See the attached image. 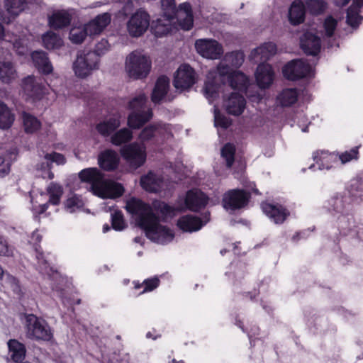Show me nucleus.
Wrapping results in <instances>:
<instances>
[{"instance_id": "09e8293b", "label": "nucleus", "mask_w": 363, "mask_h": 363, "mask_svg": "<svg viewBox=\"0 0 363 363\" xmlns=\"http://www.w3.org/2000/svg\"><path fill=\"white\" fill-rule=\"evenodd\" d=\"M112 228L116 230H123L127 227V224L124 220L123 216L120 211H115L111 214Z\"/></svg>"}, {"instance_id": "7ed1b4c3", "label": "nucleus", "mask_w": 363, "mask_h": 363, "mask_svg": "<svg viewBox=\"0 0 363 363\" xmlns=\"http://www.w3.org/2000/svg\"><path fill=\"white\" fill-rule=\"evenodd\" d=\"M147 97L140 94L130 101L128 108L132 111L128 117V125L133 129H139L152 117V109L145 105Z\"/></svg>"}, {"instance_id": "774afa93", "label": "nucleus", "mask_w": 363, "mask_h": 363, "mask_svg": "<svg viewBox=\"0 0 363 363\" xmlns=\"http://www.w3.org/2000/svg\"><path fill=\"white\" fill-rule=\"evenodd\" d=\"M363 6V0H353V3L351 6H354L357 9H361Z\"/></svg>"}, {"instance_id": "aec40b11", "label": "nucleus", "mask_w": 363, "mask_h": 363, "mask_svg": "<svg viewBox=\"0 0 363 363\" xmlns=\"http://www.w3.org/2000/svg\"><path fill=\"white\" fill-rule=\"evenodd\" d=\"M140 184L147 191L158 192L164 188L165 183L160 176L150 172L141 177Z\"/></svg>"}, {"instance_id": "2f4dec72", "label": "nucleus", "mask_w": 363, "mask_h": 363, "mask_svg": "<svg viewBox=\"0 0 363 363\" xmlns=\"http://www.w3.org/2000/svg\"><path fill=\"white\" fill-rule=\"evenodd\" d=\"M162 19L159 18L157 21L153 22L152 29L154 30V34L157 37H162L168 34L172 29V19L174 17H168Z\"/></svg>"}, {"instance_id": "39448f33", "label": "nucleus", "mask_w": 363, "mask_h": 363, "mask_svg": "<svg viewBox=\"0 0 363 363\" xmlns=\"http://www.w3.org/2000/svg\"><path fill=\"white\" fill-rule=\"evenodd\" d=\"M161 6L164 16H175L182 29L189 30L192 28L194 20L190 4L183 3L176 9L174 0H161Z\"/></svg>"}, {"instance_id": "c756f323", "label": "nucleus", "mask_w": 363, "mask_h": 363, "mask_svg": "<svg viewBox=\"0 0 363 363\" xmlns=\"http://www.w3.org/2000/svg\"><path fill=\"white\" fill-rule=\"evenodd\" d=\"M8 347L11 359L14 362L19 363L25 359L26 350L23 344L13 339L8 342Z\"/></svg>"}, {"instance_id": "0e129e2a", "label": "nucleus", "mask_w": 363, "mask_h": 363, "mask_svg": "<svg viewBox=\"0 0 363 363\" xmlns=\"http://www.w3.org/2000/svg\"><path fill=\"white\" fill-rule=\"evenodd\" d=\"M10 172V163L6 162L5 159L0 157V176L4 177Z\"/></svg>"}, {"instance_id": "680f3d73", "label": "nucleus", "mask_w": 363, "mask_h": 363, "mask_svg": "<svg viewBox=\"0 0 363 363\" xmlns=\"http://www.w3.org/2000/svg\"><path fill=\"white\" fill-rule=\"evenodd\" d=\"M318 152H316L314 156H313V160L315 161H316L317 163H318L319 160H322V163L319 165V169H329L330 167L329 166H325L324 164V162H328L329 160H330V159L333 157V155H330V154H328L326 152H321V156L320 157V158H318Z\"/></svg>"}, {"instance_id": "0eeeda50", "label": "nucleus", "mask_w": 363, "mask_h": 363, "mask_svg": "<svg viewBox=\"0 0 363 363\" xmlns=\"http://www.w3.org/2000/svg\"><path fill=\"white\" fill-rule=\"evenodd\" d=\"M26 328L27 337L32 340L50 341L53 337L52 330L48 324L33 314L26 316Z\"/></svg>"}, {"instance_id": "b1692460", "label": "nucleus", "mask_w": 363, "mask_h": 363, "mask_svg": "<svg viewBox=\"0 0 363 363\" xmlns=\"http://www.w3.org/2000/svg\"><path fill=\"white\" fill-rule=\"evenodd\" d=\"M23 86L24 91L30 96H39L44 93L45 86L41 79L33 76H28L23 79Z\"/></svg>"}, {"instance_id": "4be33fe9", "label": "nucleus", "mask_w": 363, "mask_h": 363, "mask_svg": "<svg viewBox=\"0 0 363 363\" xmlns=\"http://www.w3.org/2000/svg\"><path fill=\"white\" fill-rule=\"evenodd\" d=\"M98 160L101 168L106 171H111L117 168L119 157L116 152L106 150L99 155Z\"/></svg>"}, {"instance_id": "4d7b16f0", "label": "nucleus", "mask_w": 363, "mask_h": 363, "mask_svg": "<svg viewBox=\"0 0 363 363\" xmlns=\"http://www.w3.org/2000/svg\"><path fill=\"white\" fill-rule=\"evenodd\" d=\"M337 26V21L333 17L329 16L325 20L324 28L325 34L328 37H331Z\"/></svg>"}, {"instance_id": "72a5a7b5", "label": "nucleus", "mask_w": 363, "mask_h": 363, "mask_svg": "<svg viewBox=\"0 0 363 363\" xmlns=\"http://www.w3.org/2000/svg\"><path fill=\"white\" fill-rule=\"evenodd\" d=\"M228 82L233 89L242 90L246 89L248 79L243 73L235 71L228 77Z\"/></svg>"}, {"instance_id": "f257e3e1", "label": "nucleus", "mask_w": 363, "mask_h": 363, "mask_svg": "<svg viewBox=\"0 0 363 363\" xmlns=\"http://www.w3.org/2000/svg\"><path fill=\"white\" fill-rule=\"evenodd\" d=\"M125 208L135 216L138 225L145 230L150 240L159 244H166L173 240L172 230L160 222L174 215V207L160 200L153 201L150 206L140 199L132 198L127 201Z\"/></svg>"}, {"instance_id": "603ef678", "label": "nucleus", "mask_w": 363, "mask_h": 363, "mask_svg": "<svg viewBox=\"0 0 363 363\" xmlns=\"http://www.w3.org/2000/svg\"><path fill=\"white\" fill-rule=\"evenodd\" d=\"M214 123L216 127H221L225 129L230 126L231 121L228 118L221 115L217 108H215Z\"/></svg>"}, {"instance_id": "69168bd1", "label": "nucleus", "mask_w": 363, "mask_h": 363, "mask_svg": "<svg viewBox=\"0 0 363 363\" xmlns=\"http://www.w3.org/2000/svg\"><path fill=\"white\" fill-rule=\"evenodd\" d=\"M159 282H160V281L157 278H154L152 279H147V280L145 281V287L143 292L147 291H152V290L155 289V288L157 287Z\"/></svg>"}, {"instance_id": "f704fd0d", "label": "nucleus", "mask_w": 363, "mask_h": 363, "mask_svg": "<svg viewBox=\"0 0 363 363\" xmlns=\"http://www.w3.org/2000/svg\"><path fill=\"white\" fill-rule=\"evenodd\" d=\"M13 121L14 115L6 104L0 101V128H10Z\"/></svg>"}, {"instance_id": "423d86ee", "label": "nucleus", "mask_w": 363, "mask_h": 363, "mask_svg": "<svg viewBox=\"0 0 363 363\" xmlns=\"http://www.w3.org/2000/svg\"><path fill=\"white\" fill-rule=\"evenodd\" d=\"M99 68V57L91 50H79L73 62V70L77 77L85 78Z\"/></svg>"}, {"instance_id": "dca6fc26", "label": "nucleus", "mask_w": 363, "mask_h": 363, "mask_svg": "<svg viewBox=\"0 0 363 363\" xmlns=\"http://www.w3.org/2000/svg\"><path fill=\"white\" fill-rule=\"evenodd\" d=\"M227 112L231 115H240L245 108V99L241 94L233 92L224 101Z\"/></svg>"}, {"instance_id": "412c9836", "label": "nucleus", "mask_w": 363, "mask_h": 363, "mask_svg": "<svg viewBox=\"0 0 363 363\" xmlns=\"http://www.w3.org/2000/svg\"><path fill=\"white\" fill-rule=\"evenodd\" d=\"M262 208L275 223H282L289 215L288 211L281 206L262 203Z\"/></svg>"}, {"instance_id": "5701e85b", "label": "nucleus", "mask_w": 363, "mask_h": 363, "mask_svg": "<svg viewBox=\"0 0 363 363\" xmlns=\"http://www.w3.org/2000/svg\"><path fill=\"white\" fill-rule=\"evenodd\" d=\"M31 58L35 67L39 72L45 74H48L52 72V65L45 52L34 51L31 54Z\"/></svg>"}, {"instance_id": "1a4fd4ad", "label": "nucleus", "mask_w": 363, "mask_h": 363, "mask_svg": "<svg viewBox=\"0 0 363 363\" xmlns=\"http://www.w3.org/2000/svg\"><path fill=\"white\" fill-rule=\"evenodd\" d=\"M150 26V16L143 10L133 13L126 23L128 34L133 38L142 36Z\"/></svg>"}, {"instance_id": "4c0bfd02", "label": "nucleus", "mask_w": 363, "mask_h": 363, "mask_svg": "<svg viewBox=\"0 0 363 363\" xmlns=\"http://www.w3.org/2000/svg\"><path fill=\"white\" fill-rule=\"evenodd\" d=\"M44 47L48 50L58 48L62 46V40L58 35L50 31L43 35Z\"/></svg>"}, {"instance_id": "f03ea898", "label": "nucleus", "mask_w": 363, "mask_h": 363, "mask_svg": "<svg viewBox=\"0 0 363 363\" xmlns=\"http://www.w3.org/2000/svg\"><path fill=\"white\" fill-rule=\"evenodd\" d=\"M82 182L90 184L93 193L103 199H116L120 197L124 189L121 184L105 179L104 174L97 168H87L79 173Z\"/></svg>"}, {"instance_id": "473e14b6", "label": "nucleus", "mask_w": 363, "mask_h": 363, "mask_svg": "<svg viewBox=\"0 0 363 363\" xmlns=\"http://www.w3.org/2000/svg\"><path fill=\"white\" fill-rule=\"evenodd\" d=\"M16 71L9 61H0V79L4 83H9L16 77Z\"/></svg>"}, {"instance_id": "13d9d810", "label": "nucleus", "mask_w": 363, "mask_h": 363, "mask_svg": "<svg viewBox=\"0 0 363 363\" xmlns=\"http://www.w3.org/2000/svg\"><path fill=\"white\" fill-rule=\"evenodd\" d=\"M203 89L208 99H213L217 96V86L213 82H206Z\"/></svg>"}, {"instance_id": "f8f14e48", "label": "nucleus", "mask_w": 363, "mask_h": 363, "mask_svg": "<svg viewBox=\"0 0 363 363\" xmlns=\"http://www.w3.org/2000/svg\"><path fill=\"white\" fill-rule=\"evenodd\" d=\"M196 82L195 72L188 65H181L176 72L174 86L181 91L190 89Z\"/></svg>"}, {"instance_id": "6ab92c4d", "label": "nucleus", "mask_w": 363, "mask_h": 363, "mask_svg": "<svg viewBox=\"0 0 363 363\" xmlns=\"http://www.w3.org/2000/svg\"><path fill=\"white\" fill-rule=\"evenodd\" d=\"M111 15L108 13L99 15L94 20L84 26L87 35H99L110 23Z\"/></svg>"}, {"instance_id": "6e6d98bb", "label": "nucleus", "mask_w": 363, "mask_h": 363, "mask_svg": "<svg viewBox=\"0 0 363 363\" xmlns=\"http://www.w3.org/2000/svg\"><path fill=\"white\" fill-rule=\"evenodd\" d=\"M308 6L311 11L315 14L321 13L325 9V3L322 0H310Z\"/></svg>"}, {"instance_id": "9d476101", "label": "nucleus", "mask_w": 363, "mask_h": 363, "mask_svg": "<svg viewBox=\"0 0 363 363\" xmlns=\"http://www.w3.org/2000/svg\"><path fill=\"white\" fill-rule=\"evenodd\" d=\"M311 72V65L303 60H292L283 68L284 76L293 81L309 76Z\"/></svg>"}, {"instance_id": "9b49d317", "label": "nucleus", "mask_w": 363, "mask_h": 363, "mask_svg": "<svg viewBox=\"0 0 363 363\" xmlns=\"http://www.w3.org/2000/svg\"><path fill=\"white\" fill-rule=\"evenodd\" d=\"M195 48L199 54L208 59H218L223 53L222 45L213 39H199Z\"/></svg>"}, {"instance_id": "338daca9", "label": "nucleus", "mask_w": 363, "mask_h": 363, "mask_svg": "<svg viewBox=\"0 0 363 363\" xmlns=\"http://www.w3.org/2000/svg\"><path fill=\"white\" fill-rule=\"evenodd\" d=\"M133 9V4L132 2L128 1L124 6L123 10L125 15L129 14Z\"/></svg>"}, {"instance_id": "2eb2a0df", "label": "nucleus", "mask_w": 363, "mask_h": 363, "mask_svg": "<svg viewBox=\"0 0 363 363\" xmlns=\"http://www.w3.org/2000/svg\"><path fill=\"white\" fill-rule=\"evenodd\" d=\"M208 197L199 189H191L186 193L185 204L193 211H197L204 208L208 203Z\"/></svg>"}, {"instance_id": "c03bdc74", "label": "nucleus", "mask_w": 363, "mask_h": 363, "mask_svg": "<svg viewBox=\"0 0 363 363\" xmlns=\"http://www.w3.org/2000/svg\"><path fill=\"white\" fill-rule=\"evenodd\" d=\"M235 152V146L230 143L225 145L221 150V156L225 160L226 166L228 168H230L234 162Z\"/></svg>"}, {"instance_id": "052dcab7", "label": "nucleus", "mask_w": 363, "mask_h": 363, "mask_svg": "<svg viewBox=\"0 0 363 363\" xmlns=\"http://www.w3.org/2000/svg\"><path fill=\"white\" fill-rule=\"evenodd\" d=\"M82 205V201L77 197L73 196L67 200L65 203V208L70 213H72L75 211V207L79 208Z\"/></svg>"}, {"instance_id": "37998d69", "label": "nucleus", "mask_w": 363, "mask_h": 363, "mask_svg": "<svg viewBox=\"0 0 363 363\" xmlns=\"http://www.w3.org/2000/svg\"><path fill=\"white\" fill-rule=\"evenodd\" d=\"M360 9L354 6H350L347 12V22L352 27H357L361 23L362 17L359 15Z\"/></svg>"}, {"instance_id": "a878e982", "label": "nucleus", "mask_w": 363, "mask_h": 363, "mask_svg": "<svg viewBox=\"0 0 363 363\" xmlns=\"http://www.w3.org/2000/svg\"><path fill=\"white\" fill-rule=\"evenodd\" d=\"M177 225L183 231L193 232L201 229L203 223L198 217L187 215L182 216L178 220Z\"/></svg>"}, {"instance_id": "6e6552de", "label": "nucleus", "mask_w": 363, "mask_h": 363, "mask_svg": "<svg viewBox=\"0 0 363 363\" xmlns=\"http://www.w3.org/2000/svg\"><path fill=\"white\" fill-rule=\"evenodd\" d=\"M146 147L143 145L133 143L124 146L121 153L123 158L132 169H136L146 161Z\"/></svg>"}, {"instance_id": "bf43d9fd", "label": "nucleus", "mask_w": 363, "mask_h": 363, "mask_svg": "<svg viewBox=\"0 0 363 363\" xmlns=\"http://www.w3.org/2000/svg\"><path fill=\"white\" fill-rule=\"evenodd\" d=\"M45 159L50 160L52 164V162H55L57 164H64L66 162L65 157L63 155L55 152L46 154L45 155Z\"/></svg>"}, {"instance_id": "7c9ffc66", "label": "nucleus", "mask_w": 363, "mask_h": 363, "mask_svg": "<svg viewBox=\"0 0 363 363\" xmlns=\"http://www.w3.org/2000/svg\"><path fill=\"white\" fill-rule=\"evenodd\" d=\"M120 125V120L118 118L112 117L98 123L96 128L99 134L106 137L110 135Z\"/></svg>"}, {"instance_id": "e2e57ef3", "label": "nucleus", "mask_w": 363, "mask_h": 363, "mask_svg": "<svg viewBox=\"0 0 363 363\" xmlns=\"http://www.w3.org/2000/svg\"><path fill=\"white\" fill-rule=\"evenodd\" d=\"M109 48V43L107 40L102 39L96 45V49L94 52H96L99 57L100 55L104 53L105 51L108 50Z\"/></svg>"}, {"instance_id": "4468645a", "label": "nucleus", "mask_w": 363, "mask_h": 363, "mask_svg": "<svg viewBox=\"0 0 363 363\" xmlns=\"http://www.w3.org/2000/svg\"><path fill=\"white\" fill-rule=\"evenodd\" d=\"M300 45L308 55H316L320 50V39L313 32L306 31L300 36Z\"/></svg>"}, {"instance_id": "ea45409f", "label": "nucleus", "mask_w": 363, "mask_h": 363, "mask_svg": "<svg viewBox=\"0 0 363 363\" xmlns=\"http://www.w3.org/2000/svg\"><path fill=\"white\" fill-rule=\"evenodd\" d=\"M160 124L150 125L144 128L139 134V140L143 144L151 140L160 132Z\"/></svg>"}, {"instance_id": "c85d7f7f", "label": "nucleus", "mask_w": 363, "mask_h": 363, "mask_svg": "<svg viewBox=\"0 0 363 363\" xmlns=\"http://www.w3.org/2000/svg\"><path fill=\"white\" fill-rule=\"evenodd\" d=\"M305 18V6L301 1L292 3L289 11V19L291 24L298 25L303 22Z\"/></svg>"}, {"instance_id": "58836bf2", "label": "nucleus", "mask_w": 363, "mask_h": 363, "mask_svg": "<svg viewBox=\"0 0 363 363\" xmlns=\"http://www.w3.org/2000/svg\"><path fill=\"white\" fill-rule=\"evenodd\" d=\"M23 121L25 131L33 133L40 128V122L35 116L27 113H23Z\"/></svg>"}, {"instance_id": "cd10ccee", "label": "nucleus", "mask_w": 363, "mask_h": 363, "mask_svg": "<svg viewBox=\"0 0 363 363\" xmlns=\"http://www.w3.org/2000/svg\"><path fill=\"white\" fill-rule=\"evenodd\" d=\"M71 20L72 16L67 11H57L49 18V24L55 29H60L68 26Z\"/></svg>"}, {"instance_id": "5fc2aeb1", "label": "nucleus", "mask_w": 363, "mask_h": 363, "mask_svg": "<svg viewBox=\"0 0 363 363\" xmlns=\"http://www.w3.org/2000/svg\"><path fill=\"white\" fill-rule=\"evenodd\" d=\"M13 255V247L8 244L3 237L0 236V256L12 257Z\"/></svg>"}, {"instance_id": "79ce46f5", "label": "nucleus", "mask_w": 363, "mask_h": 363, "mask_svg": "<svg viewBox=\"0 0 363 363\" xmlns=\"http://www.w3.org/2000/svg\"><path fill=\"white\" fill-rule=\"evenodd\" d=\"M224 60L233 69L240 67L244 62V54L240 51H235L226 53Z\"/></svg>"}, {"instance_id": "e433bc0d", "label": "nucleus", "mask_w": 363, "mask_h": 363, "mask_svg": "<svg viewBox=\"0 0 363 363\" xmlns=\"http://www.w3.org/2000/svg\"><path fill=\"white\" fill-rule=\"evenodd\" d=\"M132 138V131L127 128H124L112 135L111 142L115 145H121L130 141Z\"/></svg>"}, {"instance_id": "3c124183", "label": "nucleus", "mask_w": 363, "mask_h": 363, "mask_svg": "<svg viewBox=\"0 0 363 363\" xmlns=\"http://www.w3.org/2000/svg\"><path fill=\"white\" fill-rule=\"evenodd\" d=\"M1 280L3 281L4 284L9 286L13 291L18 292L20 291L18 280L10 274L5 272L4 274V277L1 278Z\"/></svg>"}, {"instance_id": "f3484780", "label": "nucleus", "mask_w": 363, "mask_h": 363, "mask_svg": "<svg viewBox=\"0 0 363 363\" xmlns=\"http://www.w3.org/2000/svg\"><path fill=\"white\" fill-rule=\"evenodd\" d=\"M255 77L257 84L260 88H268L274 80V72L272 66L264 63L259 65L255 73Z\"/></svg>"}, {"instance_id": "20e7f679", "label": "nucleus", "mask_w": 363, "mask_h": 363, "mask_svg": "<svg viewBox=\"0 0 363 363\" xmlns=\"http://www.w3.org/2000/svg\"><path fill=\"white\" fill-rule=\"evenodd\" d=\"M150 69V58L141 52L135 50L127 55L125 69L130 77L135 79L145 78L149 74Z\"/></svg>"}, {"instance_id": "a19ab883", "label": "nucleus", "mask_w": 363, "mask_h": 363, "mask_svg": "<svg viewBox=\"0 0 363 363\" xmlns=\"http://www.w3.org/2000/svg\"><path fill=\"white\" fill-rule=\"evenodd\" d=\"M26 0H5V9L8 13L16 16L24 9Z\"/></svg>"}, {"instance_id": "8fccbe9b", "label": "nucleus", "mask_w": 363, "mask_h": 363, "mask_svg": "<svg viewBox=\"0 0 363 363\" xmlns=\"http://www.w3.org/2000/svg\"><path fill=\"white\" fill-rule=\"evenodd\" d=\"M359 147H352L349 151H345L339 155V159L341 161L342 164H345L353 160H357L358 158V151Z\"/></svg>"}, {"instance_id": "ddd939ff", "label": "nucleus", "mask_w": 363, "mask_h": 363, "mask_svg": "<svg viewBox=\"0 0 363 363\" xmlns=\"http://www.w3.org/2000/svg\"><path fill=\"white\" fill-rule=\"evenodd\" d=\"M250 194L243 190L232 189L226 192L223 198V207L228 210H236L247 205Z\"/></svg>"}, {"instance_id": "a18cd8bd", "label": "nucleus", "mask_w": 363, "mask_h": 363, "mask_svg": "<svg viewBox=\"0 0 363 363\" xmlns=\"http://www.w3.org/2000/svg\"><path fill=\"white\" fill-rule=\"evenodd\" d=\"M86 35H88L84 26L72 28L69 31V39L75 44L82 43Z\"/></svg>"}, {"instance_id": "393cba45", "label": "nucleus", "mask_w": 363, "mask_h": 363, "mask_svg": "<svg viewBox=\"0 0 363 363\" xmlns=\"http://www.w3.org/2000/svg\"><path fill=\"white\" fill-rule=\"evenodd\" d=\"M298 98V91L295 88L283 89L277 96V103L282 107L291 106L296 104Z\"/></svg>"}, {"instance_id": "a211bd4d", "label": "nucleus", "mask_w": 363, "mask_h": 363, "mask_svg": "<svg viewBox=\"0 0 363 363\" xmlns=\"http://www.w3.org/2000/svg\"><path fill=\"white\" fill-rule=\"evenodd\" d=\"M277 52V45L272 42L265 43L254 49L250 55L251 60L255 62L267 61Z\"/></svg>"}, {"instance_id": "49530a36", "label": "nucleus", "mask_w": 363, "mask_h": 363, "mask_svg": "<svg viewBox=\"0 0 363 363\" xmlns=\"http://www.w3.org/2000/svg\"><path fill=\"white\" fill-rule=\"evenodd\" d=\"M348 191L352 196L362 200L363 199L362 182L358 179H352L348 187Z\"/></svg>"}, {"instance_id": "de8ad7c7", "label": "nucleus", "mask_w": 363, "mask_h": 363, "mask_svg": "<svg viewBox=\"0 0 363 363\" xmlns=\"http://www.w3.org/2000/svg\"><path fill=\"white\" fill-rule=\"evenodd\" d=\"M52 164L50 160L44 158V161L36 165V169L41 172V177L44 179H52L54 174L51 172Z\"/></svg>"}, {"instance_id": "864d4df0", "label": "nucleus", "mask_w": 363, "mask_h": 363, "mask_svg": "<svg viewBox=\"0 0 363 363\" xmlns=\"http://www.w3.org/2000/svg\"><path fill=\"white\" fill-rule=\"evenodd\" d=\"M217 72L220 77L226 76L228 79V77L231 75L234 71L233 68L228 65L223 58L217 67Z\"/></svg>"}, {"instance_id": "bb28decb", "label": "nucleus", "mask_w": 363, "mask_h": 363, "mask_svg": "<svg viewBox=\"0 0 363 363\" xmlns=\"http://www.w3.org/2000/svg\"><path fill=\"white\" fill-rule=\"evenodd\" d=\"M169 80L165 76H161L157 80L155 86L152 93V101L155 104L160 103L169 89Z\"/></svg>"}, {"instance_id": "c9c22d12", "label": "nucleus", "mask_w": 363, "mask_h": 363, "mask_svg": "<svg viewBox=\"0 0 363 363\" xmlns=\"http://www.w3.org/2000/svg\"><path fill=\"white\" fill-rule=\"evenodd\" d=\"M47 192L49 195L48 202L53 205H58L63 194L62 186L59 184L51 182L47 187Z\"/></svg>"}]
</instances>
